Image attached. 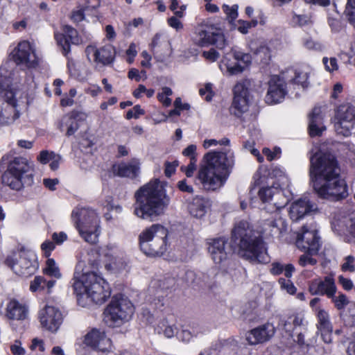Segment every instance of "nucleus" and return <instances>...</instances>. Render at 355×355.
I'll return each mask as SVG.
<instances>
[{
  "mask_svg": "<svg viewBox=\"0 0 355 355\" xmlns=\"http://www.w3.org/2000/svg\"><path fill=\"white\" fill-rule=\"evenodd\" d=\"M309 175L317 195L323 199L338 201L348 196V187L340 177L335 157L320 150L310 157Z\"/></svg>",
  "mask_w": 355,
  "mask_h": 355,
  "instance_id": "obj_1",
  "label": "nucleus"
},
{
  "mask_svg": "<svg viewBox=\"0 0 355 355\" xmlns=\"http://www.w3.org/2000/svg\"><path fill=\"white\" fill-rule=\"evenodd\" d=\"M92 264L90 254L86 251L78 254V263L72 279V286L79 305L85 307L91 302L102 304L111 295L107 282L99 274L89 270Z\"/></svg>",
  "mask_w": 355,
  "mask_h": 355,
  "instance_id": "obj_2",
  "label": "nucleus"
},
{
  "mask_svg": "<svg viewBox=\"0 0 355 355\" xmlns=\"http://www.w3.org/2000/svg\"><path fill=\"white\" fill-rule=\"evenodd\" d=\"M4 67L0 68V124H8L19 117V109H27L35 98L37 84L33 78L27 79V87L17 89Z\"/></svg>",
  "mask_w": 355,
  "mask_h": 355,
  "instance_id": "obj_3",
  "label": "nucleus"
},
{
  "mask_svg": "<svg viewBox=\"0 0 355 355\" xmlns=\"http://www.w3.org/2000/svg\"><path fill=\"white\" fill-rule=\"evenodd\" d=\"M234 164L235 155L232 150L209 151L203 157L196 181L205 191H218L227 182Z\"/></svg>",
  "mask_w": 355,
  "mask_h": 355,
  "instance_id": "obj_4",
  "label": "nucleus"
},
{
  "mask_svg": "<svg viewBox=\"0 0 355 355\" xmlns=\"http://www.w3.org/2000/svg\"><path fill=\"white\" fill-rule=\"evenodd\" d=\"M135 198L134 214L150 220L162 215L170 203L163 183L157 179L141 187L135 192Z\"/></svg>",
  "mask_w": 355,
  "mask_h": 355,
  "instance_id": "obj_5",
  "label": "nucleus"
},
{
  "mask_svg": "<svg viewBox=\"0 0 355 355\" xmlns=\"http://www.w3.org/2000/svg\"><path fill=\"white\" fill-rule=\"evenodd\" d=\"M232 240L239 248V254L252 263H266L270 261L266 243L254 235L245 220L238 222L232 230Z\"/></svg>",
  "mask_w": 355,
  "mask_h": 355,
  "instance_id": "obj_6",
  "label": "nucleus"
},
{
  "mask_svg": "<svg viewBox=\"0 0 355 355\" xmlns=\"http://www.w3.org/2000/svg\"><path fill=\"white\" fill-rule=\"evenodd\" d=\"M34 164L24 157H16L10 162L2 175V182L10 189L21 190L33 184Z\"/></svg>",
  "mask_w": 355,
  "mask_h": 355,
  "instance_id": "obj_7",
  "label": "nucleus"
},
{
  "mask_svg": "<svg viewBox=\"0 0 355 355\" xmlns=\"http://www.w3.org/2000/svg\"><path fill=\"white\" fill-rule=\"evenodd\" d=\"M71 218L80 237L87 243L98 242L101 233V220L97 212L89 207H76Z\"/></svg>",
  "mask_w": 355,
  "mask_h": 355,
  "instance_id": "obj_8",
  "label": "nucleus"
},
{
  "mask_svg": "<svg viewBox=\"0 0 355 355\" xmlns=\"http://www.w3.org/2000/svg\"><path fill=\"white\" fill-rule=\"evenodd\" d=\"M168 230L163 225L154 224L139 235L141 250L148 256H162L168 250Z\"/></svg>",
  "mask_w": 355,
  "mask_h": 355,
  "instance_id": "obj_9",
  "label": "nucleus"
},
{
  "mask_svg": "<svg viewBox=\"0 0 355 355\" xmlns=\"http://www.w3.org/2000/svg\"><path fill=\"white\" fill-rule=\"evenodd\" d=\"M135 312V306L128 297L117 294L112 297L104 312V321L112 327L128 322Z\"/></svg>",
  "mask_w": 355,
  "mask_h": 355,
  "instance_id": "obj_10",
  "label": "nucleus"
},
{
  "mask_svg": "<svg viewBox=\"0 0 355 355\" xmlns=\"http://www.w3.org/2000/svg\"><path fill=\"white\" fill-rule=\"evenodd\" d=\"M6 263L15 274L25 277L35 274L39 268L35 252L24 248L9 255Z\"/></svg>",
  "mask_w": 355,
  "mask_h": 355,
  "instance_id": "obj_11",
  "label": "nucleus"
},
{
  "mask_svg": "<svg viewBox=\"0 0 355 355\" xmlns=\"http://www.w3.org/2000/svg\"><path fill=\"white\" fill-rule=\"evenodd\" d=\"M192 39L196 44L200 46L214 44L218 49H223L226 44L223 31L207 24H200L196 26Z\"/></svg>",
  "mask_w": 355,
  "mask_h": 355,
  "instance_id": "obj_12",
  "label": "nucleus"
},
{
  "mask_svg": "<svg viewBox=\"0 0 355 355\" xmlns=\"http://www.w3.org/2000/svg\"><path fill=\"white\" fill-rule=\"evenodd\" d=\"M105 259V268L112 274L125 275L128 272V260L123 252L115 244L110 243L101 250Z\"/></svg>",
  "mask_w": 355,
  "mask_h": 355,
  "instance_id": "obj_13",
  "label": "nucleus"
},
{
  "mask_svg": "<svg viewBox=\"0 0 355 355\" xmlns=\"http://www.w3.org/2000/svg\"><path fill=\"white\" fill-rule=\"evenodd\" d=\"M337 134L348 137L355 132V107L349 104L340 105L335 115Z\"/></svg>",
  "mask_w": 355,
  "mask_h": 355,
  "instance_id": "obj_14",
  "label": "nucleus"
},
{
  "mask_svg": "<svg viewBox=\"0 0 355 355\" xmlns=\"http://www.w3.org/2000/svg\"><path fill=\"white\" fill-rule=\"evenodd\" d=\"M296 246L311 254H316L318 252L320 243L315 223L306 224L302 227L301 231L297 233Z\"/></svg>",
  "mask_w": 355,
  "mask_h": 355,
  "instance_id": "obj_15",
  "label": "nucleus"
},
{
  "mask_svg": "<svg viewBox=\"0 0 355 355\" xmlns=\"http://www.w3.org/2000/svg\"><path fill=\"white\" fill-rule=\"evenodd\" d=\"M12 55L17 65L35 68L39 64L40 59L36 54L35 46L27 40L19 42L12 51Z\"/></svg>",
  "mask_w": 355,
  "mask_h": 355,
  "instance_id": "obj_16",
  "label": "nucleus"
},
{
  "mask_svg": "<svg viewBox=\"0 0 355 355\" xmlns=\"http://www.w3.org/2000/svg\"><path fill=\"white\" fill-rule=\"evenodd\" d=\"M268 88L265 97L266 103L269 105L282 102L288 91V84L282 71L279 75H273L268 83Z\"/></svg>",
  "mask_w": 355,
  "mask_h": 355,
  "instance_id": "obj_17",
  "label": "nucleus"
},
{
  "mask_svg": "<svg viewBox=\"0 0 355 355\" xmlns=\"http://www.w3.org/2000/svg\"><path fill=\"white\" fill-rule=\"evenodd\" d=\"M206 245L209 255L216 265L225 263L232 254V248L225 237L208 239Z\"/></svg>",
  "mask_w": 355,
  "mask_h": 355,
  "instance_id": "obj_18",
  "label": "nucleus"
},
{
  "mask_svg": "<svg viewBox=\"0 0 355 355\" xmlns=\"http://www.w3.org/2000/svg\"><path fill=\"white\" fill-rule=\"evenodd\" d=\"M250 85L248 80H243L238 82L233 88L232 110L236 116H239L248 110L252 98L249 89Z\"/></svg>",
  "mask_w": 355,
  "mask_h": 355,
  "instance_id": "obj_19",
  "label": "nucleus"
},
{
  "mask_svg": "<svg viewBox=\"0 0 355 355\" xmlns=\"http://www.w3.org/2000/svg\"><path fill=\"white\" fill-rule=\"evenodd\" d=\"M84 343L95 349L99 355H113L111 340L103 331L93 329L84 338Z\"/></svg>",
  "mask_w": 355,
  "mask_h": 355,
  "instance_id": "obj_20",
  "label": "nucleus"
},
{
  "mask_svg": "<svg viewBox=\"0 0 355 355\" xmlns=\"http://www.w3.org/2000/svg\"><path fill=\"white\" fill-rule=\"evenodd\" d=\"M258 195L263 203H268L272 207L270 209L279 210L284 207L288 201V198L278 184L261 187L259 190Z\"/></svg>",
  "mask_w": 355,
  "mask_h": 355,
  "instance_id": "obj_21",
  "label": "nucleus"
},
{
  "mask_svg": "<svg viewBox=\"0 0 355 355\" xmlns=\"http://www.w3.org/2000/svg\"><path fill=\"white\" fill-rule=\"evenodd\" d=\"M41 326L46 330L55 333L63 322L61 311L56 306L46 305L38 315Z\"/></svg>",
  "mask_w": 355,
  "mask_h": 355,
  "instance_id": "obj_22",
  "label": "nucleus"
},
{
  "mask_svg": "<svg viewBox=\"0 0 355 355\" xmlns=\"http://www.w3.org/2000/svg\"><path fill=\"white\" fill-rule=\"evenodd\" d=\"M85 53L90 62L106 65L114 61L116 50L112 44H107L99 49L96 46L89 45L87 46Z\"/></svg>",
  "mask_w": 355,
  "mask_h": 355,
  "instance_id": "obj_23",
  "label": "nucleus"
},
{
  "mask_svg": "<svg viewBox=\"0 0 355 355\" xmlns=\"http://www.w3.org/2000/svg\"><path fill=\"white\" fill-rule=\"evenodd\" d=\"M275 327L267 323L254 328L246 334L245 339L249 345H255L268 341L275 334Z\"/></svg>",
  "mask_w": 355,
  "mask_h": 355,
  "instance_id": "obj_24",
  "label": "nucleus"
},
{
  "mask_svg": "<svg viewBox=\"0 0 355 355\" xmlns=\"http://www.w3.org/2000/svg\"><path fill=\"white\" fill-rule=\"evenodd\" d=\"M5 316L11 320H24L28 315L27 305L15 298H8L5 304Z\"/></svg>",
  "mask_w": 355,
  "mask_h": 355,
  "instance_id": "obj_25",
  "label": "nucleus"
},
{
  "mask_svg": "<svg viewBox=\"0 0 355 355\" xmlns=\"http://www.w3.org/2000/svg\"><path fill=\"white\" fill-rule=\"evenodd\" d=\"M309 292L313 295H324L331 297L336 293V286L332 277L327 276L323 280H312L309 286Z\"/></svg>",
  "mask_w": 355,
  "mask_h": 355,
  "instance_id": "obj_26",
  "label": "nucleus"
},
{
  "mask_svg": "<svg viewBox=\"0 0 355 355\" xmlns=\"http://www.w3.org/2000/svg\"><path fill=\"white\" fill-rule=\"evenodd\" d=\"M284 78L287 80L289 89L302 87L306 88L309 85V74L301 69H288L284 71Z\"/></svg>",
  "mask_w": 355,
  "mask_h": 355,
  "instance_id": "obj_27",
  "label": "nucleus"
},
{
  "mask_svg": "<svg viewBox=\"0 0 355 355\" xmlns=\"http://www.w3.org/2000/svg\"><path fill=\"white\" fill-rule=\"evenodd\" d=\"M211 205V202L208 198L196 196L188 202L187 209L192 217L202 219L209 210Z\"/></svg>",
  "mask_w": 355,
  "mask_h": 355,
  "instance_id": "obj_28",
  "label": "nucleus"
},
{
  "mask_svg": "<svg viewBox=\"0 0 355 355\" xmlns=\"http://www.w3.org/2000/svg\"><path fill=\"white\" fill-rule=\"evenodd\" d=\"M315 209V206L307 197L302 198L293 202L289 209V216L292 220L297 221Z\"/></svg>",
  "mask_w": 355,
  "mask_h": 355,
  "instance_id": "obj_29",
  "label": "nucleus"
},
{
  "mask_svg": "<svg viewBox=\"0 0 355 355\" xmlns=\"http://www.w3.org/2000/svg\"><path fill=\"white\" fill-rule=\"evenodd\" d=\"M324 112L322 107H315L309 115V131L311 137L320 136L326 130Z\"/></svg>",
  "mask_w": 355,
  "mask_h": 355,
  "instance_id": "obj_30",
  "label": "nucleus"
},
{
  "mask_svg": "<svg viewBox=\"0 0 355 355\" xmlns=\"http://www.w3.org/2000/svg\"><path fill=\"white\" fill-rule=\"evenodd\" d=\"M287 229V223L280 213L275 212L274 215L268 218L263 225V232L270 236H279Z\"/></svg>",
  "mask_w": 355,
  "mask_h": 355,
  "instance_id": "obj_31",
  "label": "nucleus"
},
{
  "mask_svg": "<svg viewBox=\"0 0 355 355\" xmlns=\"http://www.w3.org/2000/svg\"><path fill=\"white\" fill-rule=\"evenodd\" d=\"M219 69L224 76H232L243 72L241 63H236L232 56V50L225 55L219 62Z\"/></svg>",
  "mask_w": 355,
  "mask_h": 355,
  "instance_id": "obj_32",
  "label": "nucleus"
},
{
  "mask_svg": "<svg viewBox=\"0 0 355 355\" xmlns=\"http://www.w3.org/2000/svg\"><path fill=\"white\" fill-rule=\"evenodd\" d=\"M141 162L138 159H132L122 162L114 167V171L121 177L135 178L140 173Z\"/></svg>",
  "mask_w": 355,
  "mask_h": 355,
  "instance_id": "obj_33",
  "label": "nucleus"
},
{
  "mask_svg": "<svg viewBox=\"0 0 355 355\" xmlns=\"http://www.w3.org/2000/svg\"><path fill=\"white\" fill-rule=\"evenodd\" d=\"M76 118L84 120L87 118V115L85 113L83 112L77 113L76 117H73L71 115H64V116L62 117L58 125V128L61 131H63L64 128L66 127L67 135L71 136L73 135L78 129V125L77 123Z\"/></svg>",
  "mask_w": 355,
  "mask_h": 355,
  "instance_id": "obj_34",
  "label": "nucleus"
},
{
  "mask_svg": "<svg viewBox=\"0 0 355 355\" xmlns=\"http://www.w3.org/2000/svg\"><path fill=\"white\" fill-rule=\"evenodd\" d=\"M295 270L293 265L289 263L284 266L279 262H273L270 265V272L273 275H279L284 272V275L287 278L292 277L293 272Z\"/></svg>",
  "mask_w": 355,
  "mask_h": 355,
  "instance_id": "obj_35",
  "label": "nucleus"
},
{
  "mask_svg": "<svg viewBox=\"0 0 355 355\" xmlns=\"http://www.w3.org/2000/svg\"><path fill=\"white\" fill-rule=\"evenodd\" d=\"M291 23L293 26L309 28L313 24V20L310 14L294 13L291 18Z\"/></svg>",
  "mask_w": 355,
  "mask_h": 355,
  "instance_id": "obj_36",
  "label": "nucleus"
},
{
  "mask_svg": "<svg viewBox=\"0 0 355 355\" xmlns=\"http://www.w3.org/2000/svg\"><path fill=\"white\" fill-rule=\"evenodd\" d=\"M232 56L236 63H241L243 71L248 69L252 63V56L250 53H245L236 49H232Z\"/></svg>",
  "mask_w": 355,
  "mask_h": 355,
  "instance_id": "obj_37",
  "label": "nucleus"
},
{
  "mask_svg": "<svg viewBox=\"0 0 355 355\" xmlns=\"http://www.w3.org/2000/svg\"><path fill=\"white\" fill-rule=\"evenodd\" d=\"M317 317L318 319V328L319 331H332V326L329 321L328 313L322 309L317 310Z\"/></svg>",
  "mask_w": 355,
  "mask_h": 355,
  "instance_id": "obj_38",
  "label": "nucleus"
},
{
  "mask_svg": "<svg viewBox=\"0 0 355 355\" xmlns=\"http://www.w3.org/2000/svg\"><path fill=\"white\" fill-rule=\"evenodd\" d=\"M304 315L301 313H297L290 316L284 324V328L287 332H292L294 327L304 326Z\"/></svg>",
  "mask_w": 355,
  "mask_h": 355,
  "instance_id": "obj_39",
  "label": "nucleus"
},
{
  "mask_svg": "<svg viewBox=\"0 0 355 355\" xmlns=\"http://www.w3.org/2000/svg\"><path fill=\"white\" fill-rule=\"evenodd\" d=\"M155 330L158 334H163L168 338L173 337L177 334L176 327L169 324L166 320L160 322Z\"/></svg>",
  "mask_w": 355,
  "mask_h": 355,
  "instance_id": "obj_40",
  "label": "nucleus"
},
{
  "mask_svg": "<svg viewBox=\"0 0 355 355\" xmlns=\"http://www.w3.org/2000/svg\"><path fill=\"white\" fill-rule=\"evenodd\" d=\"M44 273L55 279H60L62 275L55 261L53 259H48L46 263V268L44 270Z\"/></svg>",
  "mask_w": 355,
  "mask_h": 355,
  "instance_id": "obj_41",
  "label": "nucleus"
},
{
  "mask_svg": "<svg viewBox=\"0 0 355 355\" xmlns=\"http://www.w3.org/2000/svg\"><path fill=\"white\" fill-rule=\"evenodd\" d=\"M63 32L67 37V41L68 42L69 46L71 44H78L80 43V40L78 35V32L73 28L69 26H64L63 27Z\"/></svg>",
  "mask_w": 355,
  "mask_h": 355,
  "instance_id": "obj_42",
  "label": "nucleus"
},
{
  "mask_svg": "<svg viewBox=\"0 0 355 355\" xmlns=\"http://www.w3.org/2000/svg\"><path fill=\"white\" fill-rule=\"evenodd\" d=\"M257 20L256 19H252L250 21L239 20L235 24L234 27L241 33L247 34L251 28L255 27L257 25Z\"/></svg>",
  "mask_w": 355,
  "mask_h": 355,
  "instance_id": "obj_43",
  "label": "nucleus"
},
{
  "mask_svg": "<svg viewBox=\"0 0 355 355\" xmlns=\"http://www.w3.org/2000/svg\"><path fill=\"white\" fill-rule=\"evenodd\" d=\"M345 15L348 21L355 27V0H347Z\"/></svg>",
  "mask_w": 355,
  "mask_h": 355,
  "instance_id": "obj_44",
  "label": "nucleus"
},
{
  "mask_svg": "<svg viewBox=\"0 0 355 355\" xmlns=\"http://www.w3.org/2000/svg\"><path fill=\"white\" fill-rule=\"evenodd\" d=\"M173 92L171 88L168 87H164L162 89V92L157 94L158 100L165 107H168L171 104V99L169 98L171 96Z\"/></svg>",
  "mask_w": 355,
  "mask_h": 355,
  "instance_id": "obj_45",
  "label": "nucleus"
},
{
  "mask_svg": "<svg viewBox=\"0 0 355 355\" xmlns=\"http://www.w3.org/2000/svg\"><path fill=\"white\" fill-rule=\"evenodd\" d=\"M30 290L31 292L45 291L44 278L37 276L31 282Z\"/></svg>",
  "mask_w": 355,
  "mask_h": 355,
  "instance_id": "obj_46",
  "label": "nucleus"
},
{
  "mask_svg": "<svg viewBox=\"0 0 355 355\" xmlns=\"http://www.w3.org/2000/svg\"><path fill=\"white\" fill-rule=\"evenodd\" d=\"M346 240L355 244V217L352 218L347 225Z\"/></svg>",
  "mask_w": 355,
  "mask_h": 355,
  "instance_id": "obj_47",
  "label": "nucleus"
},
{
  "mask_svg": "<svg viewBox=\"0 0 355 355\" xmlns=\"http://www.w3.org/2000/svg\"><path fill=\"white\" fill-rule=\"evenodd\" d=\"M341 269L344 272H355V257L352 255H348L345 257Z\"/></svg>",
  "mask_w": 355,
  "mask_h": 355,
  "instance_id": "obj_48",
  "label": "nucleus"
},
{
  "mask_svg": "<svg viewBox=\"0 0 355 355\" xmlns=\"http://www.w3.org/2000/svg\"><path fill=\"white\" fill-rule=\"evenodd\" d=\"M197 168V159L193 157L190 159V162L187 166H182L180 170L186 175L187 177L191 178L193 176L194 171Z\"/></svg>",
  "mask_w": 355,
  "mask_h": 355,
  "instance_id": "obj_49",
  "label": "nucleus"
},
{
  "mask_svg": "<svg viewBox=\"0 0 355 355\" xmlns=\"http://www.w3.org/2000/svg\"><path fill=\"white\" fill-rule=\"evenodd\" d=\"M199 94L201 96H204L207 101H211L214 93L213 92V84L208 83H206L203 87L199 89Z\"/></svg>",
  "mask_w": 355,
  "mask_h": 355,
  "instance_id": "obj_50",
  "label": "nucleus"
},
{
  "mask_svg": "<svg viewBox=\"0 0 355 355\" xmlns=\"http://www.w3.org/2000/svg\"><path fill=\"white\" fill-rule=\"evenodd\" d=\"M288 279L280 278L279 279V284L282 290L286 291L289 294H294L296 291V288L293 282Z\"/></svg>",
  "mask_w": 355,
  "mask_h": 355,
  "instance_id": "obj_51",
  "label": "nucleus"
},
{
  "mask_svg": "<svg viewBox=\"0 0 355 355\" xmlns=\"http://www.w3.org/2000/svg\"><path fill=\"white\" fill-rule=\"evenodd\" d=\"M322 62L324 65L325 69L329 72H334L338 69V64L336 58H331L330 59H328L324 57L322 59Z\"/></svg>",
  "mask_w": 355,
  "mask_h": 355,
  "instance_id": "obj_52",
  "label": "nucleus"
},
{
  "mask_svg": "<svg viewBox=\"0 0 355 355\" xmlns=\"http://www.w3.org/2000/svg\"><path fill=\"white\" fill-rule=\"evenodd\" d=\"M198 334V331L193 329V331H191L189 329H182L180 333L178 334V337L180 340L183 342H189L193 336H196Z\"/></svg>",
  "mask_w": 355,
  "mask_h": 355,
  "instance_id": "obj_53",
  "label": "nucleus"
},
{
  "mask_svg": "<svg viewBox=\"0 0 355 355\" xmlns=\"http://www.w3.org/2000/svg\"><path fill=\"white\" fill-rule=\"evenodd\" d=\"M330 298L332 299V301L338 309H342L348 303L347 298L344 294H339L338 296H336L334 294L333 297Z\"/></svg>",
  "mask_w": 355,
  "mask_h": 355,
  "instance_id": "obj_54",
  "label": "nucleus"
},
{
  "mask_svg": "<svg viewBox=\"0 0 355 355\" xmlns=\"http://www.w3.org/2000/svg\"><path fill=\"white\" fill-rule=\"evenodd\" d=\"M303 45L310 50L322 51L323 49V46L320 42H315L311 38L304 39Z\"/></svg>",
  "mask_w": 355,
  "mask_h": 355,
  "instance_id": "obj_55",
  "label": "nucleus"
},
{
  "mask_svg": "<svg viewBox=\"0 0 355 355\" xmlns=\"http://www.w3.org/2000/svg\"><path fill=\"white\" fill-rule=\"evenodd\" d=\"M55 244L53 241L46 240L41 244V249L46 257L51 255V252L55 249Z\"/></svg>",
  "mask_w": 355,
  "mask_h": 355,
  "instance_id": "obj_56",
  "label": "nucleus"
},
{
  "mask_svg": "<svg viewBox=\"0 0 355 355\" xmlns=\"http://www.w3.org/2000/svg\"><path fill=\"white\" fill-rule=\"evenodd\" d=\"M238 6L234 5L232 7L228 6L227 5H223V10L224 12L227 15V17L231 20H234L237 16Z\"/></svg>",
  "mask_w": 355,
  "mask_h": 355,
  "instance_id": "obj_57",
  "label": "nucleus"
},
{
  "mask_svg": "<svg viewBox=\"0 0 355 355\" xmlns=\"http://www.w3.org/2000/svg\"><path fill=\"white\" fill-rule=\"evenodd\" d=\"M312 254L307 252V254H304L300 257L299 259V264L302 266H306L308 265L313 266L316 263V260L312 258L311 256Z\"/></svg>",
  "mask_w": 355,
  "mask_h": 355,
  "instance_id": "obj_58",
  "label": "nucleus"
},
{
  "mask_svg": "<svg viewBox=\"0 0 355 355\" xmlns=\"http://www.w3.org/2000/svg\"><path fill=\"white\" fill-rule=\"evenodd\" d=\"M144 114V111L141 109V106L137 105L132 109L128 111L126 118L130 119L132 118L137 119L139 116Z\"/></svg>",
  "mask_w": 355,
  "mask_h": 355,
  "instance_id": "obj_59",
  "label": "nucleus"
},
{
  "mask_svg": "<svg viewBox=\"0 0 355 355\" xmlns=\"http://www.w3.org/2000/svg\"><path fill=\"white\" fill-rule=\"evenodd\" d=\"M54 152L48 150H42L37 157V160L42 164L50 163Z\"/></svg>",
  "mask_w": 355,
  "mask_h": 355,
  "instance_id": "obj_60",
  "label": "nucleus"
},
{
  "mask_svg": "<svg viewBox=\"0 0 355 355\" xmlns=\"http://www.w3.org/2000/svg\"><path fill=\"white\" fill-rule=\"evenodd\" d=\"M51 239L55 244L62 245L68 239L67 234L64 232H53Z\"/></svg>",
  "mask_w": 355,
  "mask_h": 355,
  "instance_id": "obj_61",
  "label": "nucleus"
},
{
  "mask_svg": "<svg viewBox=\"0 0 355 355\" xmlns=\"http://www.w3.org/2000/svg\"><path fill=\"white\" fill-rule=\"evenodd\" d=\"M55 39L56 40L58 44L60 46H61L64 51H69V46L66 40L67 37L65 36V34L64 32L62 33H55Z\"/></svg>",
  "mask_w": 355,
  "mask_h": 355,
  "instance_id": "obj_62",
  "label": "nucleus"
},
{
  "mask_svg": "<svg viewBox=\"0 0 355 355\" xmlns=\"http://www.w3.org/2000/svg\"><path fill=\"white\" fill-rule=\"evenodd\" d=\"M137 45L135 43H131L126 50V55L128 56L127 61L131 64L133 62L135 58L137 55Z\"/></svg>",
  "mask_w": 355,
  "mask_h": 355,
  "instance_id": "obj_63",
  "label": "nucleus"
},
{
  "mask_svg": "<svg viewBox=\"0 0 355 355\" xmlns=\"http://www.w3.org/2000/svg\"><path fill=\"white\" fill-rule=\"evenodd\" d=\"M10 350L13 355H24L26 353L25 349L21 347V342L17 340L11 345Z\"/></svg>",
  "mask_w": 355,
  "mask_h": 355,
  "instance_id": "obj_64",
  "label": "nucleus"
}]
</instances>
